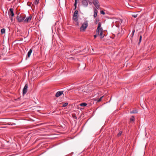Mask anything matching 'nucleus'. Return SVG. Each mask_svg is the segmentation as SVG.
Instances as JSON below:
<instances>
[{"mask_svg":"<svg viewBox=\"0 0 156 156\" xmlns=\"http://www.w3.org/2000/svg\"><path fill=\"white\" fill-rule=\"evenodd\" d=\"M93 3L97 9H98L100 8V5L98 0H93Z\"/></svg>","mask_w":156,"mask_h":156,"instance_id":"3","label":"nucleus"},{"mask_svg":"<svg viewBox=\"0 0 156 156\" xmlns=\"http://www.w3.org/2000/svg\"><path fill=\"white\" fill-rule=\"evenodd\" d=\"M63 91H59L57 92L55 94V96L56 97H58L61 95L63 93Z\"/></svg>","mask_w":156,"mask_h":156,"instance_id":"8","label":"nucleus"},{"mask_svg":"<svg viewBox=\"0 0 156 156\" xmlns=\"http://www.w3.org/2000/svg\"><path fill=\"white\" fill-rule=\"evenodd\" d=\"M99 35L100 36L101 39L103 38L105 36V34L103 33V32L100 33Z\"/></svg>","mask_w":156,"mask_h":156,"instance_id":"14","label":"nucleus"},{"mask_svg":"<svg viewBox=\"0 0 156 156\" xmlns=\"http://www.w3.org/2000/svg\"><path fill=\"white\" fill-rule=\"evenodd\" d=\"M20 51H21V50H20Z\"/></svg>","mask_w":156,"mask_h":156,"instance_id":"39","label":"nucleus"},{"mask_svg":"<svg viewBox=\"0 0 156 156\" xmlns=\"http://www.w3.org/2000/svg\"><path fill=\"white\" fill-rule=\"evenodd\" d=\"M103 32V29L102 28H101V29H99V30H98H98H96V34H97V35H98L101 32Z\"/></svg>","mask_w":156,"mask_h":156,"instance_id":"11","label":"nucleus"},{"mask_svg":"<svg viewBox=\"0 0 156 156\" xmlns=\"http://www.w3.org/2000/svg\"><path fill=\"white\" fill-rule=\"evenodd\" d=\"M77 1H78V0H75V3L74 4H77Z\"/></svg>","mask_w":156,"mask_h":156,"instance_id":"32","label":"nucleus"},{"mask_svg":"<svg viewBox=\"0 0 156 156\" xmlns=\"http://www.w3.org/2000/svg\"><path fill=\"white\" fill-rule=\"evenodd\" d=\"M9 14V16L12 17L14 16V14L13 11V9L12 8L10 9L8 11Z\"/></svg>","mask_w":156,"mask_h":156,"instance_id":"6","label":"nucleus"},{"mask_svg":"<svg viewBox=\"0 0 156 156\" xmlns=\"http://www.w3.org/2000/svg\"><path fill=\"white\" fill-rule=\"evenodd\" d=\"M74 10H75L77 8V4H74Z\"/></svg>","mask_w":156,"mask_h":156,"instance_id":"31","label":"nucleus"},{"mask_svg":"<svg viewBox=\"0 0 156 156\" xmlns=\"http://www.w3.org/2000/svg\"><path fill=\"white\" fill-rule=\"evenodd\" d=\"M27 88L28 84H26L23 90V95H24L27 93Z\"/></svg>","mask_w":156,"mask_h":156,"instance_id":"4","label":"nucleus"},{"mask_svg":"<svg viewBox=\"0 0 156 156\" xmlns=\"http://www.w3.org/2000/svg\"><path fill=\"white\" fill-rule=\"evenodd\" d=\"M122 133V131H120L119 132V133L117 134V136L118 137H119L121 135Z\"/></svg>","mask_w":156,"mask_h":156,"instance_id":"20","label":"nucleus"},{"mask_svg":"<svg viewBox=\"0 0 156 156\" xmlns=\"http://www.w3.org/2000/svg\"><path fill=\"white\" fill-rule=\"evenodd\" d=\"M44 124V123H42L38 124V125L39 126V125H42V124Z\"/></svg>","mask_w":156,"mask_h":156,"instance_id":"35","label":"nucleus"},{"mask_svg":"<svg viewBox=\"0 0 156 156\" xmlns=\"http://www.w3.org/2000/svg\"><path fill=\"white\" fill-rule=\"evenodd\" d=\"M137 16V14L133 15H132V16H133V17H134L135 18Z\"/></svg>","mask_w":156,"mask_h":156,"instance_id":"29","label":"nucleus"},{"mask_svg":"<svg viewBox=\"0 0 156 156\" xmlns=\"http://www.w3.org/2000/svg\"><path fill=\"white\" fill-rule=\"evenodd\" d=\"M18 45H19V44L18 43H16L15 45V47H18Z\"/></svg>","mask_w":156,"mask_h":156,"instance_id":"27","label":"nucleus"},{"mask_svg":"<svg viewBox=\"0 0 156 156\" xmlns=\"http://www.w3.org/2000/svg\"><path fill=\"white\" fill-rule=\"evenodd\" d=\"M135 120V118L134 116H132L131 118L130 119V121H133L134 122Z\"/></svg>","mask_w":156,"mask_h":156,"instance_id":"16","label":"nucleus"},{"mask_svg":"<svg viewBox=\"0 0 156 156\" xmlns=\"http://www.w3.org/2000/svg\"><path fill=\"white\" fill-rule=\"evenodd\" d=\"M142 35H140V37H139V42H138V44H140V42H141V39H142Z\"/></svg>","mask_w":156,"mask_h":156,"instance_id":"19","label":"nucleus"},{"mask_svg":"<svg viewBox=\"0 0 156 156\" xmlns=\"http://www.w3.org/2000/svg\"><path fill=\"white\" fill-rule=\"evenodd\" d=\"M87 104L85 103H83L80 104V105L81 106H86L87 105Z\"/></svg>","mask_w":156,"mask_h":156,"instance_id":"18","label":"nucleus"},{"mask_svg":"<svg viewBox=\"0 0 156 156\" xmlns=\"http://www.w3.org/2000/svg\"><path fill=\"white\" fill-rule=\"evenodd\" d=\"M135 29H133V31H132V35L131 36V38H132L133 37V35H134V33L135 32Z\"/></svg>","mask_w":156,"mask_h":156,"instance_id":"23","label":"nucleus"},{"mask_svg":"<svg viewBox=\"0 0 156 156\" xmlns=\"http://www.w3.org/2000/svg\"><path fill=\"white\" fill-rule=\"evenodd\" d=\"M95 20H96L95 23L96 24H97L98 22V21H99V20L97 18Z\"/></svg>","mask_w":156,"mask_h":156,"instance_id":"28","label":"nucleus"},{"mask_svg":"<svg viewBox=\"0 0 156 156\" xmlns=\"http://www.w3.org/2000/svg\"><path fill=\"white\" fill-rule=\"evenodd\" d=\"M78 11L76 10L74 12L73 14V19L76 22H77L78 20Z\"/></svg>","mask_w":156,"mask_h":156,"instance_id":"1","label":"nucleus"},{"mask_svg":"<svg viewBox=\"0 0 156 156\" xmlns=\"http://www.w3.org/2000/svg\"><path fill=\"white\" fill-rule=\"evenodd\" d=\"M94 17L95 18L97 17V14L98 12V11L97 10V9H95V8H94Z\"/></svg>","mask_w":156,"mask_h":156,"instance_id":"10","label":"nucleus"},{"mask_svg":"<svg viewBox=\"0 0 156 156\" xmlns=\"http://www.w3.org/2000/svg\"><path fill=\"white\" fill-rule=\"evenodd\" d=\"M104 96H102V97H101L98 100V102H100V101H101V100H102V98Z\"/></svg>","mask_w":156,"mask_h":156,"instance_id":"26","label":"nucleus"},{"mask_svg":"<svg viewBox=\"0 0 156 156\" xmlns=\"http://www.w3.org/2000/svg\"><path fill=\"white\" fill-rule=\"evenodd\" d=\"M77 25H78V23H77Z\"/></svg>","mask_w":156,"mask_h":156,"instance_id":"38","label":"nucleus"},{"mask_svg":"<svg viewBox=\"0 0 156 156\" xmlns=\"http://www.w3.org/2000/svg\"><path fill=\"white\" fill-rule=\"evenodd\" d=\"M88 26V23L87 21H85L82 24V26L80 28V31H84L85 29Z\"/></svg>","mask_w":156,"mask_h":156,"instance_id":"2","label":"nucleus"},{"mask_svg":"<svg viewBox=\"0 0 156 156\" xmlns=\"http://www.w3.org/2000/svg\"><path fill=\"white\" fill-rule=\"evenodd\" d=\"M32 51V49L31 48L30 49L29 51L28 52L27 55V56L28 58H29L30 57V55L31 54V53Z\"/></svg>","mask_w":156,"mask_h":156,"instance_id":"12","label":"nucleus"},{"mask_svg":"<svg viewBox=\"0 0 156 156\" xmlns=\"http://www.w3.org/2000/svg\"><path fill=\"white\" fill-rule=\"evenodd\" d=\"M100 12L101 14H102L103 15H104L105 14V12L103 10L101 11Z\"/></svg>","mask_w":156,"mask_h":156,"instance_id":"25","label":"nucleus"},{"mask_svg":"<svg viewBox=\"0 0 156 156\" xmlns=\"http://www.w3.org/2000/svg\"><path fill=\"white\" fill-rule=\"evenodd\" d=\"M138 112L137 110L136 109H133L132 111L130 112V113L131 114H134V113H137Z\"/></svg>","mask_w":156,"mask_h":156,"instance_id":"13","label":"nucleus"},{"mask_svg":"<svg viewBox=\"0 0 156 156\" xmlns=\"http://www.w3.org/2000/svg\"><path fill=\"white\" fill-rule=\"evenodd\" d=\"M101 23L100 22H99L98 24V27L96 30H98H98H99V29H101Z\"/></svg>","mask_w":156,"mask_h":156,"instance_id":"15","label":"nucleus"},{"mask_svg":"<svg viewBox=\"0 0 156 156\" xmlns=\"http://www.w3.org/2000/svg\"><path fill=\"white\" fill-rule=\"evenodd\" d=\"M89 0H82V3L83 5L85 6H87L88 5Z\"/></svg>","mask_w":156,"mask_h":156,"instance_id":"5","label":"nucleus"},{"mask_svg":"<svg viewBox=\"0 0 156 156\" xmlns=\"http://www.w3.org/2000/svg\"><path fill=\"white\" fill-rule=\"evenodd\" d=\"M97 34H96L95 35H94V38H95L97 37Z\"/></svg>","mask_w":156,"mask_h":156,"instance_id":"33","label":"nucleus"},{"mask_svg":"<svg viewBox=\"0 0 156 156\" xmlns=\"http://www.w3.org/2000/svg\"><path fill=\"white\" fill-rule=\"evenodd\" d=\"M20 41H22L23 40V39L22 38H20Z\"/></svg>","mask_w":156,"mask_h":156,"instance_id":"36","label":"nucleus"},{"mask_svg":"<svg viewBox=\"0 0 156 156\" xmlns=\"http://www.w3.org/2000/svg\"><path fill=\"white\" fill-rule=\"evenodd\" d=\"M26 16L24 14L21 13L20 14V22H23Z\"/></svg>","mask_w":156,"mask_h":156,"instance_id":"7","label":"nucleus"},{"mask_svg":"<svg viewBox=\"0 0 156 156\" xmlns=\"http://www.w3.org/2000/svg\"><path fill=\"white\" fill-rule=\"evenodd\" d=\"M90 4H91V2H90L89 3Z\"/></svg>","mask_w":156,"mask_h":156,"instance_id":"37","label":"nucleus"},{"mask_svg":"<svg viewBox=\"0 0 156 156\" xmlns=\"http://www.w3.org/2000/svg\"><path fill=\"white\" fill-rule=\"evenodd\" d=\"M16 19L19 22H20V17L18 16H17Z\"/></svg>","mask_w":156,"mask_h":156,"instance_id":"30","label":"nucleus"},{"mask_svg":"<svg viewBox=\"0 0 156 156\" xmlns=\"http://www.w3.org/2000/svg\"><path fill=\"white\" fill-rule=\"evenodd\" d=\"M39 0H35L34 1V3L35 5L39 3Z\"/></svg>","mask_w":156,"mask_h":156,"instance_id":"22","label":"nucleus"},{"mask_svg":"<svg viewBox=\"0 0 156 156\" xmlns=\"http://www.w3.org/2000/svg\"><path fill=\"white\" fill-rule=\"evenodd\" d=\"M72 117L74 119H77V117L75 114H72Z\"/></svg>","mask_w":156,"mask_h":156,"instance_id":"21","label":"nucleus"},{"mask_svg":"<svg viewBox=\"0 0 156 156\" xmlns=\"http://www.w3.org/2000/svg\"><path fill=\"white\" fill-rule=\"evenodd\" d=\"M5 29L4 28H3L1 29V32L2 34L5 33Z\"/></svg>","mask_w":156,"mask_h":156,"instance_id":"17","label":"nucleus"},{"mask_svg":"<svg viewBox=\"0 0 156 156\" xmlns=\"http://www.w3.org/2000/svg\"><path fill=\"white\" fill-rule=\"evenodd\" d=\"M22 48L23 49V48L22 47ZM23 52H22L21 53L23 55L24 54V50H23Z\"/></svg>","mask_w":156,"mask_h":156,"instance_id":"34","label":"nucleus"},{"mask_svg":"<svg viewBox=\"0 0 156 156\" xmlns=\"http://www.w3.org/2000/svg\"><path fill=\"white\" fill-rule=\"evenodd\" d=\"M31 18L32 16H30L28 17H27L25 20H24L23 21H24V23H28L31 20Z\"/></svg>","mask_w":156,"mask_h":156,"instance_id":"9","label":"nucleus"},{"mask_svg":"<svg viewBox=\"0 0 156 156\" xmlns=\"http://www.w3.org/2000/svg\"><path fill=\"white\" fill-rule=\"evenodd\" d=\"M68 105V103H65L63 105L62 107H65L66 106H67Z\"/></svg>","mask_w":156,"mask_h":156,"instance_id":"24","label":"nucleus"}]
</instances>
